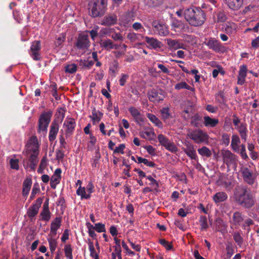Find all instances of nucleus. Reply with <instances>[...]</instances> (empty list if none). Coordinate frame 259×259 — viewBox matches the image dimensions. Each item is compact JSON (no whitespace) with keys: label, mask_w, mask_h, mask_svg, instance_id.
I'll use <instances>...</instances> for the list:
<instances>
[{"label":"nucleus","mask_w":259,"mask_h":259,"mask_svg":"<svg viewBox=\"0 0 259 259\" xmlns=\"http://www.w3.org/2000/svg\"><path fill=\"white\" fill-rule=\"evenodd\" d=\"M53 115L52 111L43 112L39 117L37 131L40 134H46Z\"/></svg>","instance_id":"4"},{"label":"nucleus","mask_w":259,"mask_h":259,"mask_svg":"<svg viewBox=\"0 0 259 259\" xmlns=\"http://www.w3.org/2000/svg\"><path fill=\"white\" fill-rule=\"evenodd\" d=\"M118 63L117 61L114 60L111 66H110L109 68V71L115 75V74L118 72Z\"/></svg>","instance_id":"53"},{"label":"nucleus","mask_w":259,"mask_h":259,"mask_svg":"<svg viewBox=\"0 0 259 259\" xmlns=\"http://www.w3.org/2000/svg\"><path fill=\"white\" fill-rule=\"evenodd\" d=\"M217 185L226 190H230L233 187L232 180L227 175L224 174L220 175Z\"/></svg>","instance_id":"10"},{"label":"nucleus","mask_w":259,"mask_h":259,"mask_svg":"<svg viewBox=\"0 0 259 259\" xmlns=\"http://www.w3.org/2000/svg\"><path fill=\"white\" fill-rule=\"evenodd\" d=\"M184 16L189 24L194 27L201 26L206 20L205 14L200 8L185 9Z\"/></svg>","instance_id":"2"},{"label":"nucleus","mask_w":259,"mask_h":259,"mask_svg":"<svg viewBox=\"0 0 259 259\" xmlns=\"http://www.w3.org/2000/svg\"><path fill=\"white\" fill-rule=\"evenodd\" d=\"M77 70V66L74 64L68 65L65 67V71L69 73H73Z\"/></svg>","instance_id":"56"},{"label":"nucleus","mask_w":259,"mask_h":259,"mask_svg":"<svg viewBox=\"0 0 259 259\" xmlns=\"http://www.w3.org/2000/svg\"><path fill=\"white\" fill-rule=\"evenodd\" d=\"M215 224L216 226V230L218 231H220L225 229L226 227L223 221L220 218L216 219L215 221Z\"/></svg>","instance_id":"51"},{"label":"nucleus","mask_w":259,"mask_h":259,"mask_svg":"<svg viewBox=\"0 0 259 259\" xmlns=\"http://www.w3.org/2000/svg\"><path fill=\"white\" fill-rule=\"evenodd\" d=\"M167 44L169 48L172 50H177L179 49H185V45L181 40L167 39Z\"/></svg>","instance_id":"20"},{"label":"nucleus","mask_w":259,"mask_h":259,"mask_svg":"<svg viewBox=\"0 0 259 259\" xmlns=\"http://www.w3.org/2000/svg\"><path fill=\"white\" fill-rule=\"evenodd\" d=\"M39 216L41 218V220L48 222L51 217V213L49 210V205L48 204L45 203L43 205V209L41 211Z\"/></svg>","instance_id":"28"},{"label":"nucleus","mask_w":259,"mask_h":259,"mask_svg":"<svg viewBox=\"0 0 259 259\" xmlns=\"http://www.w3.org/2000/svg\"><path fill=\"white\" fill-rule=\"evenodd\" d=\"M87 226L89 236L92 238H95L96 237V234L94 231L95 229L93 225H91L90 223H88Z\"/></svg>","instance_id":"60"},{"label":"nucleus","mask_w":259,"mask_h":259,"mask_svg":"<svg viewBox=\"0 0 259 259\" xmlns=\"http://www.w3.org/2000/svg\"><path fill=\"white\" fill-rule=\"evenodd\" d=\"M76 47L79 50L85 51L90 46L89 35L86 33H80L75 44Z\"/></svg>","instance_id":"8"},{"label":"nucleus","mask_w":259,"mask_h":259,"mask_svg":"<svg viewBox=\"0 0 259 259\" xmlns=\"http://www.w3.org/2000/svg\"><path fill=\"white\" fill-rule=\"evenodd\" d=\"M115 41H122L123 40V37L122 34L120 33H116L114 32L111 34L110 36Z\"/></svg>","instance_id":"63"},{"label":"nucleus","mask_w":259,"mask_h":259,"mask_svg":"<svg viewBox=\"0 0 259 259\" xmlns=\"http://www.w3.org/2000/svg\"><path fill=\"white\" fill-rule=\"evenodd\" d=\"M189 136L191 139L197 144L205 142L208 138L207 134L202 130L194 131L189 134Z\"/></svg>","instance_id":"9"},{"label":"nucleus","mask_w":259,"mask_h":259,"mask_svg":"<svg viewBox=\"0 0 259 259\" xmlns=\"http://www.w3.org/2000/svg\"><path fill=\"white\" fill-rule=\"evenodd\" d=\"M157 139L160 144L167 150L175 153L178 151V148L172 141L162 134L158 135Z\"/></svg>","instance_id":"11"},{"label":"nucleus","mask_w":259,"mask_h":259,"mask_svg":"<svg viewBox=\"0 0 259 259\" xmlns=\"http://www.w3.org/2000/svg\"><path fill=\"white\" fill-rule=\"evenodd\" d=\"M185 153L192 159L197 160V156L194 146L192 144H187L186 147L184 149Z\"/></svg>","instance_id":"27"},{"label":"nucleus","mask_w":259,"mask_h":259,"mask_svg":"<svg viewBox=\"0 0 259 259\" xmlns=\"http://www.w3.org/2000/svg\"><path fill=\"white\" fill-rule=\"evenodd\" d=\"M101 48L106 51H110L112 49L118 50L119 49L120 45L115 44L110 39H102L100 42Z\"/></svg>","instance_id":"17"},{"label":"nucleus","mask_w":259,"mask_h":259,"mask_svg":"<svg viewBox=\"0 0 259 259\" xmlns=\"http://www.w3.org/2000/svg\"><path fill=\"white\" fill-rule=\"evenodd\" d=\"M154 132L152 131H143L140 132V136L144 139H149L151 135H154Z\"/></svg>","instance_id":"61"},{"label":"nucleus","mask_w":259,"mask_h":259,"mask_svg":"<svg viewBox=\"0 0 259 259\" xmlns=\"http://www.w3.org/2000/svg\"><path fill=\"white\" fill-rule=\"evenodd\" d=\"M137 162L139 163H143L146 165L151 167H154L155 165V164L153 162L150 161L148 159L141 157H137Z\"/></svg>","instance_id":"49"},{"label":"nucleus","mask_w":259,"mask_h":259,"mask_svg":"<svg viewBox=\"0 0 259 259\" xmlns=\"http://www.w3.org/2000/svg\"><path fill=\"white\" fill-rule=\"evenodd\" d=\"M47 156H44L41 160L39 167L37 169V172L39 174L44 173V170L47 165Z\"/></svg>","instance_id":"46"},{"label":"nucleus","mask_w":259,"mask_h":259,"mask_svg":"<svg viewBox=\"0 0 259 259\" xmlns=\"http://www.w3.org/2000/svg\"><path fill=\"white\" fill-rule=\"evenodd\" d=\"M228 7L233 10H239L243 5V0H224Z\"/></svg>","instance_id":"26"},{"label":"nucleus","mask_w":259,"mask_h":259,"mask_svg":"<svg viewBox=\"0 0 259 259\" xmlns=\"http://www.w3.org/2000/svg\"><path fill=\"white\" fill-rule=\"evenodd\" d=\"M175 89L176 90H181V89H187L188 90L191 91L193 92H194L195 89L189 85L186 82L181 81L176 84L175 87Z\"/></svg>","instance_id":"42"},{"label":"nucleus","mask_w":259,"mask_h":259,"mask_svg":"<svg viewBox=\"0 0 259 259\" xmlns=\"http://www.w3.org/2000/svg\"><path fill=\"white\" fill-rule=\"evenodd\" d=\"M38 153H30L28 157V160L30 162L29 167L32 169H34L36 166L38 160L37 158Z\"/></svg>","instance_id":"35"},{"label":"nucleus","mask_w":259,"mask_h":259,"mask_svg":"<svg viewBox=\"0 0 259 259\" xmlns=\"http://www.w3.org/2000/svg\"><path fill=\"white\" fill-rule=\"evenodd\" d=\"M247 67L245 65L241 66L240 68L238 76L237 83L238 84L242 85L245 82V78L246 76Z\"/></svg>","instance_id":"29"},{"label":"nucleus","mask_w":259,"mask_h":259,"mask_svg":"<svg viewBox=\"0 0 259 259\" xmlns=\"http://www.w3.org/2000/svg\"><path fill=\"white\" fill-rule=\"evenodd\" d=\"M243 178L245 182L249 185H252L254 183L256 178L255 174L247 167H243L241 169Z\"/></svg>","instance_id":"14"},{"label":"nucleus","mask_w":259,"mask_h":259,"mask_svg":"<svg viewBox=\"0 0 259 259\" xmlns=\"http://www.w3.org/2000/svg\"><path fill=\"white\" fill-rule=\"evenodd\" d=\"M222 155L224 162L227 166H232L235 169L237 166L238 157L229 150L223 151Z\"/></svg>","instance_id":"6"},{"label":"nucleus","mask_w":259,"mask_h":259,"mask_svg":"<svg viewBox=\"0 0 259 259\" xmlns=\"http://www.w3.org/2000/svg\"><path fill=\"white\" fill-rule=\"evenodd\" d=\"M39 153V144L36 136H32L28 140L23 153L25 156H29L30 153Z\"/></svg>","instance_id":"5"},{"label":"nucleus","mask_w":259,"mask_h":259,"mask_svg":"<svg viewBox=\"0 0 259 259\" xmlns=\"http://www.w3.org/2000/svg\"><path fill=\"white\" fill-rule=\"evenodd\" d=\"M95 230L98 232H105L106 231L105 225L102 223L96 224L94 226Z\"/></svg>","instance_id":"62"},{"label":"nucleus","mask_w":259,"mask_h":259,"mask_svg":"<svg viewBox=\"0 0 259 259\" xmlns=\"http://www.w3.org/2000/svg\"><path fill=\"white\" fill-rule=\"evenodd\" d=\"M61 222L62 220L61 217H56L55 220L52 222L50 235L52 237H54L56 235L57 230L61 227Z\"/></svg>","instance_id":"21"},{"label":"nucleus","mask_w":259,"mask_h":259,"mask_svg":"<svg viewBox=\"0 0 259 259\" xmlns=\"http://www.w3.org/2000/svg\"><path fill=\"white\" fill-rule=\"evenodd\" d=\"M106 0H94L90 4V15L93 17H97L104 14L107 7Z\"/></svg>","instance_id":"3"},{"label":"nucleus","mask_w":259,"mask_h":259,"mask_svg":"<svg viewBox=\"0 0 259 259\" xmlns=\"http://www.w3.org/2000/svg\"><path fill=\"white\" fill-rule=\"evenodd\" d=\"M61 169L60 168H57L53 175L52 176L50 180V186L52 188L55 189L57 184L60 183L61 180Z\"/></svg>","instance_id":"22"},{"label":"nucleus","mask_w":259,"mask_h":259,"mask_svg":"<svg viewBox=\"0 0 259 259\" xmlns=\"http://www.w3.org/2000/svg\"><path fill=\"white\" fill-rule=\"evenodd\" d=\"M76 194L80 196L81 199H88L91 197V195L88 194L85 188L84 187L79 186L76 190Z\"/></svg>","instance_id":"41"},{"label":"nucleus","mask_w":259,"mask_h":259,"mask_svg":"<svg viewBox=\"0 0 259 259\" xmlns=\"http://www.w3.org/2000/svg\"><path fill=\"white\" fill-rule=\"evenodd\" d=\"M238 132L242 139L245 141L246 139V127L244 124L241 123L240 126L238 127Z\"/></svg>","instance_id":"48"},{"label":"nucleus","mask_w":259,"mask_h":259,"mask_svg":"<svg viewBox=\"0 0 259 259\" xmlns=\"http://www.w3.org/2000/svg\"><path fill=\"white\" fill-rule=\"evenodd\" d=\"M219 122L218 119L212 118L208 116L204 117V124L206 127H214Z\"/></svg>","instance_id":"31"},{"label":"nucleus","mask_w":259,"mask_h":259,"mask_svg":"<svg viewBox=\"0 0 259 259\" xmlns=\"http://www.w3.org/2000/svg\"><path fill=\"white\" fill-rule=\"evenodd\" d=\"M236 25L233 23H228L226 25L225 30L228 33H232L236 30Z\"/></svg>","instance_id":"57"},{"label":"nucleus","mask_w":259,"mask_h":259,"mask_svg":"<svg viewBox=\"0 0 259 259\" xmlns=\"http://www.w3.org/2000/svg\"><path fill=\"white\" fill-rule=\"evenodd\" d=\"M202 117L198 114L192 117L191 123L195 127H199L201 125Z\"/></svg>","instance_id":"43"},{"label":"nucleus","mask_w":259,"mask_h":259,"mask_svg":"<svg viewBox=\"0 0 259 259\" xmlns=\"http://www.w3.org/2000/svg\"><path fill=\"white\" fill-rule=\"evenodd\" d=\"M160 113L164 122L166 123H169V119L172 118V116L169 112V108H163L160 110Z\"/></svg>","instance_id":"40"},{"label":"nucleus","mask_w":259,"mask_h":259,"mask_svg":"<svg viewBox=\"0 0 259 259\" xmlns=\"http://www.w3.org/2000/svg\"><path fill=\"white\" fill-rule=\"evenodd\" d=\"M148 96L149 100L153 102H157L163 100V95L155 90H152L148 92Z\"/></svg>","instance_id":"24"},{"label":"nucleus","mask_w":259,"mask_h":259,"mask_svg":"<svg viewBox=\"0 0 259 259\" xmlns=\"http://www.w3.org/2000/svg\"><path fill=\"white\" fill-rule=\"evenodd\" d=\"M118 45H120L119 49L115 50V51L112 52L115 57L117 59H119L124 55L127 48V46L124 44L121 43L118 44Z\"/></svg>","instance_id":"33"},{"label":"nucleus","mask_w":259,"mask_h":259,"mask_svg":"<svg viewBox=\"0 0 259 259\" xmlns=\"http://www.w3.org/2000/svg\"><path fill=\"white\" fill-rule=\"evenodd\" d=\"M198 153L202 156L209 157L211 155V151L206 147L203 146L198 149Z\"/></svg>","instance_id":"47"},{"label":"nucleus","mask_w":259,"mask_h":259,"mask_svg":"<svg viewBox=\"0 0 259 259\" xmlns=\"http://www.w3.org/2000/svg\"><path fill=\"white\" fill-rule=\"evenodd\" d=\"M88 244H89V250L90 251V255L92 257L97 256L98 254L95 250L93 242L91 241H89Z\"/></svg>","instance_id":"58"},{"label":"nucleus","mask_w":259,"mask_h":259,"mask_svg":"<svg viewBox=\"0 0 259 259\" xmlns=\"http://www.w3.org/2000/svg\"><path fill=\"white\" fill-rule=\"evenodd\" d=\"M228 195L224 192H219L216 193L213 196V200L215 203H219L226 200Z\"/></svg>","instance_id":"32"},{"label":"nucleus","mask_w":259,"mask_h":259,"mask_svg":"<svg viewBox=\"0 0 259 259\" xmlns=\"http://www.w3.org/2000/svg\"><path fill=\"white\" fill-rule=\"evenodd\" d=\"M9 163L11 168L16 170L19 169V160L18 159L11 158Z\"/></svg>","instance_id":"55"},{"label":"nucleus","mask_w":259,"mask_h":259,"mask_svg":"<svg viewBox=\"0 0 259 259\" xmlns=\"http://www.w3.org/2000/svg\"><path fill=\"white\" fill-rule=\"evenodd\" d=\"M65 110L64 108H58L57 112L56 114L58 118L60 119L61 122H62L65 117Z\"/></svg>","instance_id":"59"},{"label":"nucleus","mask_w":259,"mask_h":259,"mask_svg":"<svg viewBox=\"0 0 259 259\" xmlns=\"http://www.w3.org/2000/svg\"><path fill=\"white\" fill-rule=\"evenodd\" d=\"M199 222L200 225V230L201 231L206 230L208 228L207 224V219L206 217L201 215L200 217Z\"/></svg>","instance_id":"45"},{"label":"nucleus","mask_w":259,"mask_h":259,"mask_svg":"<svg viewBox=\"0 0 259 259\" xmlns=\"http://www.w3.org/2000/svg\"><path fill=\"white\" fill-rule=\"evenodd\" d=\"M240 143V140L239 137L237 135H234L232 137L231 141V147L232 149L236 152H239V144Z\"/></svg>","instance_id":"38"},{"label":"nucleus","mask_w":259,"mask_h":259,"mask_svg":"<svg viewBox=\"0 0 259 259\" xmlns=\"http://www.w3.org/2000/svg\"><path fill=\"white\" fill-rule=\"evenodd\" d=\"M147 117L156 126L160 128L163 127L162 122L155 115L151 113H147Z\"/></svg>","instance_id":"39"},{"label":"nucleus","mask_w":259,"mask_h":259,"mask_svg":"<svg viewBox=\"0 0 259 259\" xmlns=\"http://www.w3.org/2000/svg\"><path fill=\"white\" fill-rule=\"evenodd\" d=\"M128 111L138 124H141L144 122V119L140 109L131 106L129 107Z\"/></svg>","instance_id":"16"},{"label":"nucleus","mask_w":259,"mask_h":259,"mask_svg":"<svg viewBox=\"0 0 259 259\" xmlns=\"http://www.w3.org/2000/svg\"><path fill=\"white\" fill-rule=\"evenodd\" d=\"M49 244V247L51 251V252H54L57 247V242L56 239L53 238V237H50L48 239Z\"/></svg>","instance_id":"50"},{"label":"nucleus","mask_w":259,"mask_h":259,"mask_svg":"<svg viewBox=\"0 0 259 259\" xmlns=\"http://www.w3.org/2000/svg\"><path fill=\"white\" fill-rule=\"evenodd\" d=\"M76 123L74 119L67 117L63 123V127L65 132L66 137L71 136L75 128Z\"/></svg>","instance_id":"13"},{"label":"nucleus","mask_w":259,"mask_h":259,"mask_svg":"<svg viewBox=\"0 0 259 259\" xmlns=\"http://www.w3.org/2000/svg\"><path fill=\"white\" fill-rule=\"evenodd\" d=\"M59 129V124L58 121L56 119L52 122L49 134V140L50 142H53L56 138V136Z\"/></svg>","instance_id":"18"},{"label":"nucleus","mask_w":259,"mask_h":259,"mask_svg":"<svg viewBox=\"0 0 259 259\" xmlns=\"http://www.w3.org/2000/svg\"><path fill=\"white\" fill-rule=\"evenodd\" d=\"M117 21V16L114 14H110L104 17L101 24L105 26H111L116 24Z\"/></svg>","instance_id":"23"},{"label":"nucleus","mask_w":259,"mask_h":259,"mask_svg":"<svg viewBox=\"0 0 259 259\" xmlns=\"http://www.w3.org/2000/svg\"><path fill=\"white\" fill-rule=\"evenodd\" d=\"M233 239L238 245L241 246L243 243V238L238 232H235L233 234Z\"/></svg>","instance_id":"52"},{"label":"nucleus","mask_w":259,"mask_h":259,"mask_svg":"<svg viewBox=\"0 0 259 259\" xmlns=\"http://www.w3.org/2000/svg\"><path fill=\"white\" fill-rule=\"evenodd\" d=\"M154 32L160 36H166L169 33L168 27L165 23L159 20H155L152 22Z\"/></svg>","instance_id":"7"},{"label":"nucleus","mask_w":259,"mask_h":259,"mask_svg":"<svg viewBox=\"0 0 259 259\" xmlns=\"http://www.w3.org/2000/svg\"><path fill=\"white\" fill-rule=\"evenodd\" d=\"M40 49L41 44L39 40H36L32 43L29 54L34 60L38 61L40 60Z\"/></svg>","instance_id":"12"},{"label":"nucleus","mask_w":259,"mask_h":259,"mask_svg":"<svg viewBox=\"0 0 259 259\" xmlns=\"http://www.w3.org/2000/svg\"><path fill=\"white\" fill-rule=\"evenodd\" d=\"M32 185V181L30 179L27 178L24 180L23 184L22 194L23 196H27L30 190Z\"/></svg>","instance_id":"36"},{"label":"nucleus","mask_w":259,"mask_h":259,"mask_svg":"<svg viewBox=\"0 0 259 259\" xmlns=\"http://www.w3.org/2000/svg\"><path fill=\"white\" fill-rule=\"evenodd\" d=\"M65 256L69 259H73L72 248L69 244H65L64 248Z\"/></svg>","instance_id":"44"},{"label":"nucleus","mask_w":259,"mask_h":259,"mask_svg":"<svg viewBox=\"0 0 259 259\" xmlns=\"http://www.w3.org/2000/svg\"><path fill=\"white\" fill-rule=\"evenodd\" d=\"M42 202V199L38 198L36 200L32 205L29 208L27 212V215L29 218H33L38 213L39 208H40Z\"/></svg>","instance_id":"15"},{"label":"nucleus","mask_w":259,"mask_h":259,"mask_svg":"<svg viewBox=\"0 0 259 259\" xmlns=\"http://www.w3.org/2000/svg\"><path fill=\"white\" fill-rule=\"evenodd\" d=\"M234 201L243 208L249 209L253 207L256 200L253 194L246 187L239 186L235 188L233 193Z\"/></svg>","instance_id":"1"},{"label":"nucleus","mask_w":259,"mask_h":259,"mask_svg":"<svg viewBox=\"0 0 259 259\" xmlns=\"http://www.w3.org/2000/svg\"><path fill=\"white\" fill-rule=\"evenodd\" d=\"M171 25L173 27L179 29L184 32H187L189 30V27L187 24H184L178 20H174Z\"/></svg>","instance_id":"30"},{"label":"nucleus","mask_w":259,"mask_h":259,"mask_svg":"<svg viewBox=\"0 0 259 259\" xmlns=\"http://www.w3.org/2000/svg\"><path fill=\"white\" fill-rule=\"evenodd\" d=\"M206 45L209 49L217 52L222 51L224 49V47L222 46L221 42L214 38H209L207 42H206Z\"/></svg>","instance_id":"19"},{"label":"nucleus","mask_w":259,"mask_h":259,"mask_svg":"<svg viewBox=\"0 0 259 259\" xmlns=\"http://www.w3.org/2000/svg\"><path fill=\"white\" fill-rule=\"evenodd\" d=\"M244 218L242 213L239 211L235 212L232 217V223L234 225H240L243 222Z\"/></svg>","instance_id":"37"},{"label":"nucleus","mask_w":259,"mask_h":259,"mask_svg":"<svg viewBox=\"0 0 259 259\" xmlns=\"http://www.w3.org/2000/svg\"><path fill=\"white\" fill-rule=\"evenodd\" d=\"M159 242L168 250H170L172 248V245L164 239L160 240Z\"/></svg>","instance_id":"64"},{"label":"nucleus","mask_w":259,"mask_h":259,"mask_svg":"<svg viewBox=\"0 0 259 259\" xmlns=\"http://www.w3.org/2000/svg\"><path fill=\"white\" fill-rule=\"evenodd\" d=\"M144 39L146 43L151 48L155 50L161 48V42L157 39L148 36H145Z\"/></svg>","instance_id":"25"},{"label":"nucleus","mask_w":259,"mask_h":259,"mask_svg":"<svg viewBox=\"0 0 259 259\" xmlns=\"http://www.w3.org/2000/svg\"><path fill=\"white\" fill-rule=\"evenodd\" d=\"M103 114L99 111L97 110L95 108L93 109L92 115L89 117L92 120L94 124L98 123L101 119Z\"/></svg>","instance_id":"34"},{"label":"nucleus","mask_w":259,"mask_h":259,"mask_svg":"<svg viewBox=\"0 0 259 259\" xmlns=\"http://www.w3.org/2000/svg\"><path fill=\"white\" fill-rule=\"evenodd\" d=\"M113 29L110 28H103L100 30V35L101 37L111 36V33Z\"/></svg>","instance_id":"54"}]
</instances>
